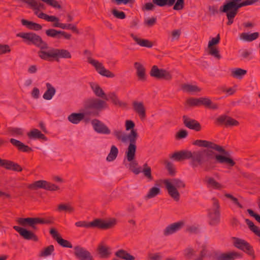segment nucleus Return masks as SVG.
<instances>
[{"mask_svg": "<svg viewBox=\"0 0 260 260\" xmlns=\"http://www.w3.org/2000/svg\"><path fill=\"white\" fill-rule=\"evenodd\" d=\"M13 229L25 240H32L36 242L38 241L37 236L32 231L16 225L14 226Z\"/></svg>", "mask_w": 260, "mask_h": 260, "instance_id": "15", "label": "nucleus"}, {"mask_svg": "<svg viewBox=\"0 0 260 260\" xmlns=\"http://www.w3.org/2000/svg\"><path fill=\"white\" fill-rule=\"evenodd\" d=\"M111 13L113 16L117 19H124L126 17V15L124 12L119 11L116 9H113L111 11Z\"/></svg>", "mask_w": 260, "mask_h": 260, "instance_id": "51", "label": "nucleus"}, {"mask_svg": "<svg viewBox=\"0 0 260 260\" xmlns=\"http://www.w3.org/2000/svg\"><path fill=\"white\" fill-rule=\"evenodd\" d=\"M113 135L118 140L123 143L129 141V144L127 149V150H128V154H131L130 153L132 150L134 152L135 147L136 146V141L138 137V134L136 131H131L128 135H126L121 130H114Z\"/></svg>", "mask_w": 260, "mask_h": 260, "instance_id": "9", "label": "nucleus"}, {"mask_svg": "<svg viewBox=\"0 0 260 260\" xmlns=\"http://www.w3.org/2000/svg\"><path fill=\"white\" fill-rule=\"evenodd\" d=\"M134 67L136 69L137 76L139 80L141 81L146 80V73L145 69L142 63L139 62H135L134 63Z\"/></svg>", "mask_w": 260, "mask_h": 260, "instance_id": "29", "label": "nucleus"}, {"mask_svg": "<svg viewBox=\"0 0 260 260\" xmlns=\"http://www.w3.org/2000/svg\"><path fill=\"white\" fill-rule=\"evenodd\" d=\"M27 136L30 139H40L43 140H47L46 137L38 129H33L27 133Z\"/></svg>", "mask_w": 260, "mask_h": 260, "instance_id": "37", "label": "nucleus"}, {"mask_svg": "<svg viewBox=\"0 0 260 260\" xmlns=\"http://www.w3.org/2000/svg\"><path fill=\"white\" fill-rule=\"evenodd\" d=\"M136 149L137 146H135L134 152L132 150L130 153L131 154H128V150H127L125 152L126 158L127 161L129 162V169L136 175L142 173L148 181H151L153 180V177L152 175L150 167L147 163H145L143 166L142 170H141V168L138 167V162L135 160Z\"/></svg>", "mask_w": 260, "mask_h": 260, "instance_id": "3", "label": "nucleus"}, {"mask_svg": "<svg viewBox=\"0 0 260 260\" xmlns=\"http://www.w3.org/2000/svg\"><path fill=\"white\" fill-rule=\"evenodd\" d=\"M205 181L208 187H212L216 189H220L222 188V185L212 177H206Z\"/></svg>", "mask_w": 260, "mask_h": 260, "instance_id": "39", "label": "nucleus"}, {"mask_svg": "<svg viewBox=\"0 0 260 260\" xmlns=\"http://www.w3.org/2000/svg\"><path fill=\"white\" fill-rule=\"evenodd\" d=\"M0 166L7 170H12L15 172H21L22 167L17 163L7 159H2L0 158Z\"/></svg>", "mask_w": 260, "mask_h": 260, "instance_id": "22", "label": "nucleus"}, {"mask_svg": "<svg viewBox=\"0 0 260 260\" xmlns=\"http://www.w3.org/2000/svg\"><path fill=\"white\" fill-rule=\"evenodd\" d=\"M113 3H115L117 5H119L121 4L126 5L127 4H134L135 0H111Z\"/></svg>", "mask_w": 260, "mask_h": 260, "instance_id": "63", "label": "nucleus"}, {"mask_svg": "<svg viewBox=\"0 0 260 260\" xmlns=\"http://www.w3.org/2000/svg\"><path fill=\"white\" fill-rule=\"evenodd\" d=\"M196 251L192 248H186L184 250V255L187 259H191L195 255Z\"/></svg>", "mask_w": 260, "mask_h": 260, "instance_id": "56", "label": "nucleus"}, {"mask_svg": "<svg viewBox=\"0 0 260 260\" xmlns=\"http://www.w3.org/2000/svg\"><path fill=\"white\" fill-rule=\"evenodd\" d=\"M193 145L198 146L199 147H206L207 148V149H210L213 151H214L213 150H214L225 155L228 153V152L222 147L210 141L202 140H197L193 142Z\"/></svg>", "mask_w": 260, "mask_h": 260, "instance_id": "13", "label": "nucleus"}, {"mask_svg": "<svg viewBox=\"0 0 260 260\" xmlns=\"http://www.w3.org/2000/svg\"><path fill=\"white\" fill-rule=\"evenodd\" d=\"M184 7V0H177L173 7V9L174 10H181L183 9Z\"/></svg>", "mask_w": 260, "mask_h": 260, "instance_id": "57", "label": "nucleus"}, {"mask_svg": "<svg viewBox=\"0 0 260 260\" xmlns=\"http://www.w3.org/2000/svg\"><path fill=\"white\" fill-rule=\"evenodd\" d=\"M84 106L86 113L93 116H99L102 111L108 107V105L105 101L95 98L86 100Z\"/></svg>", "mask_w": 260, "mask_h": 260, "instance_id": "4", "label": "nucleus"}, {"mask_svg": "<svg viewBox=\"0 0 260 260\" xmlns=\"http://www.w3.org/2000/svg\"><path fill=\"white\" fill-rule=\"evenodd\" d=\"M135 126V124L134 121L131 120H127L125 121V129L126 131H136V129H134Z\"/></svg>", "mask_w": 260, "mask_h": 260, "instance_id": "59", "label": "nucleus"}, {"mask_svg": "<svg viewBox=\"0 0 260 260\" xmlns=\"http://www.w3.org/2000/svg\"><path fill=\"white\" fill-rule=\"evenodd\" d=\"M46 85L47 90L44 93L43 97L46 100H50L55 94L56 90L49 83H47Z\"/></svg>", "mask_w": 260, "mask_h": 260, "instance_id": "35", "label": "nucleus"}, {"mask_svg": "<svg viewBox=\"0 0 260 260\" xmlns=\"http://www.w3.org/2000/svg\"><path fill=\"white\" fill-rule=\"evenodd\" d=\"M54 249L52 245H50L47 247L45 248L43 250H42L40 253V256L46 257L52 254Z\"/></svg>", "mask_w": 260, "mask_h": 260, "instance_id": "45", "label": "nucleus"}, {"mask_svg": "<svg viewBox=\"0 0 260 260\" xmlns=\"http://www.w3.org/2000/svg\"><path fill=\"white\" fill-rule=\"evenodd\" d=\"M170 159L180 161L190 159V165L193 168L200 167L205 172L215 169L217 163L225 164L230 167L235 165V162L230 157L217 154L208 149H201L196 151L181 150L170 154Z\"/></svg>", "mask_w": 260, "mask_h": 260, "instance_id": "1", "label": "nucleus"}, {"mask_svg": "<svg viewBox=\"0 0 260 260\" xmlns=\"http://www.w3.org/2000/svg\"><path fill=\"white\" fill-rule=\"evenodd\" d=\"M198 101L199 106L203 105L212 110H216L218 108V105L213 103L209 98H198Z\"/></svg>", "mask_w": 260, "mask_h": 260, "instance_id": "27", "label": "nucleus"}, {"mask_svg": "<svg viewBox=\"0 0 260 260\" xmlns=\"http://www.w3.org/2000/svg\"><path fill=\"white\" fill-rule=\"evenodd\" d=\"M186 104L189 106H199L198 98H190L186 101Z\"/></svg>", "mask_w": 260, "mask_h": 260, "instance_id": "55", "label": "nucleus"}, {"mask_svg": "<svg viewBox=\"0 0 260 260\" xmlns=\"http://www.w3.org/2000/svg\"><path fill=\"white\" fill-rule=\"evenodd\" d=\"M184 225V222L180 221L168 225L163 231V234L168 236L180 230Z\"/></svg>", "mask_w": 260, "mask_h": 260, "instance_id": "19", "label": "nucleus"}, {"mask_svg": "<svg viewBox=\"0 0 260 260\" xmlns=\"http://www.w3.org/2000/svg\"><path fill=\"white\" fill-rule=\"evenodd\" d=\"M90 86L93 93L97 97L102 98L104 100H107L106 98V94L99 84L94 82H91L90 83Z\"/></svg>", "mask_w": 260, "mask_h": 260, "instance_id": "28", "label": "nucleus"}, {"mask_svg": "<svg viewBox=\"0 0 260 260\" xmlns=\"http://www.w3.org/2000/svg\"><path fill=\"white\" fill-rule=\"evenodd\" d=\"M11 49L8 45L0 44V55L10 53Z\"/></svg>", "mask_w": 260, "mask_h": 260, "instance_id": "58", "label": "nucleus"}, {"mask_svg": "<svg viewBox=\"0 0 260 260\" xmlns=\"http://www.w3.org/2000/svg\"><path fill=\"white\" fill-rule=\"evenodd\" d=\"M118 153V148L115 145H112L110 152L107 156L106 160L109 162L114 160L116 158Z\"/></svg>", "mask_w": 260, "mask_h": 260, "instance_id": "41", "label": "nucleus"}, {"mask_svg": "<svg viewBox=\"0 0 260 260\" xmlns=\"http://www.w3.org/2000/svg\"><path fill=\"white\" fill-rule=\"evenodd\" d=\"M242 58L247 59L251 54V52L246 49L241 50L239 51Z\"/></svg>", "mask_w": 260, "mask_h": 260, "instance_id": "60", "label": "nucleus"}, {"mask_svg": "<svg viewBox=\"0 0 260 260\" xmlns=\"http://www.w3.org/2000/svg\"><path fill=\"white\" fill-rule=\"evenodd\" d=\"M16 221L18 224L22 226L28 225L34 231H37L38 230L37 224H52L54 222V219L53 217H49L47 219L40 217L18 218Z\"/></svg>", "mask_w": 260, "mask_h": 260, "instance_id": "8", "label": "nucleus"}, {"mask_svg": "<svg viewBox=\"0 0 260 260\" xmlns=\"http://www.w3.org/2000/svg\"><path fill=\"white\" fill-rule=\"evenodd\" d=\"M21 23L23 25L25 26L28 29L36 31L41 30L42 26L39 23L30 21L25 19H22Z\"/></svg>", "mask_w": 260, "mask_h": 260, "instance_id": "32", "label": "nucleus"}, {"mask_svg": "<svg viewBox=\"0 0 260 260\" xmlns=\"http://www.w3.org/2000/svg\"><path fill=\"white\" fill-rule=\"evenodd\" d=\"M164 183L169 196L175 201L178 202L180 197L178 189L185 188L184 182L179 178H172L165 180Z\"/></svg>", "mask_w": 260, "mask_h": 260, "instance_id": "7", "label": "nucleus"}, {"mask_svg": "<svg viewBox=\"0 0 260 260\" xmlns=\"http://www.w3.org/2000/svg\"><path fill=\"white\" fill-rule=\"evenodd\" d=\"M234 245L237 248L243 250L249 255H254L252 247L246 241L236 238L234 242Z\"/></svg>", "mask_w": 260, "mask_h": 260, "instance_id": "17", "label": "nucleus"}, {"mask_svg": "<svg viewBox=\"0 0 260 260\" xmlns=\"http://www.w3.org/2000/svg\"><path fill=\"white\" fill-rule=\"evenodd\" d=\"M147 258V260H161L162 259V255L160 252H148Z\"/></svg>", "mask_w": 260, "mask_h": 260, "instance_id": "50", "label": "nucleus"}, {"mask_svg": "<svg viewBox=\"0 0 260 260\" xmlns=\"http://www.w3.org/2000/svg\"><path fill=\"white\" fill-rule=\"evenodd\" d=\"M212 201L213 208L209 210V223L212 226H215L220 222V206L216 199L213 198Z\"/></svg>", "mask_w": 260, "mask_h": 260, "instance_id": "10", "label": "nucleus"}, {"mask_svg": "<svg viewBox=\"0 0 260 260\" xmlns=\"http://www.w3.org/2000/svg\"><path fill=\"white\" fill-rule=\"evenodd\" d=\"M242 0H229L220 7V11L225 13L228 21V25H231L234 22V19L237 14L240 8L244 7L243 2Z\"/></svg>", "mask_w": 260, "mask_h": 260, "instance_id": "5", "label": "nucleus"}, {"mask_svg": "<svg viewBox=\"0 0 260 260\" xmlns=\"http://www.w3.org/2000/svg\"><path fill=\"white\" fill-rule=\"evenodd\" d=\"M84 116V113H73L68 116V119L70 122L77 124L83 119Z\"/></svg>", "mask_w": 260, "mask_h": 260, "instance_id": "31", "label": "nucleus"}, {"mask_svg": "<svg viewBox=\"0 0 260 260\" xmlns=\"http://www.w3.org/2000/svg\"><path fill=\"white\" fill-rule=\"evenodd\" d=\"M182 119L183 124L186 127L196 132H200L201 130V125L197 120L190 118L186 115H183Z\"/></svg>", "mask_w": 260, "mask_h": 260, "instance_id": "18", "label": "nucleus"}, {"mask_svg": "<svg viewBox=\"0 0 260 260\" xmlns=\"http://www.w3.org/2000/svg\"><path fill=\"white\" fill-rule=\"evenodd\" d=\"M259 37V33L255 32L250 34L247 32H243L240 36V38L244 41L251 42L256 40Z\"/></svg>", "mask_w": 260, "mask_h": 260, "instance_id": "38", "label": "nucleus"}, {"mask_svg": "<svg viewBox=\"0 0 260 260\" xmlns=\"http://www.w3.org/2000/svg\"><path fill=\"white\" fill-rule=\"evenodd\" d=\"M181 88L184 91L189 93L198 92L201 91V89L197 85L188 84H183L181 86Z\"/></svg>", "mask_w": 260, "mask_h": 260, "instance_id": "42", "label": "nucleus"}, {"mask_svg": "<svg viewBox=\"0 0 260 260\" xmlns=\"http://www.w3.org/2000/svg\"><path fill=\"white\" fill-rule=\"evenodd\" d=\"M74 254L79 260H93V256L89 251L80 246L74 247Z\"/></svg>", "mask_w": 260, "mask_h": 260, "instance_id": "16", "label": "nucleus"}, {"mask_svg": "<svg viewBox=\"0 0 260 260\" xmlns=\"http://www.w3.org/2000/svg\"><path fill=\"white\" fill-rule=\"evenodd\" d=\"M28 188L31 190H37L42 188L49 191L57 190L59 187L54 184L48 182L46 180H38L35 181L28 186Z\"/></svg>", "mask_w": 260, "mask_h": 260, "instance_id": "11", "label": "nucleus"}, {"mask_svg": "<svg viewBox=\"0 0 260 260\" xmlns=\"http://www.w3.org/2000/svg\"><path fill=\"white\" fill-rule=\"evenodd\" d=\"M149 74L151 77L156 79H163L167 81L172 79V75L170 72L163 69H160L156 65L152 67Z\"/></svg>", "mask_w": 260, "mask_h": 260, "instance_id": "14", "label": "nucleus"}, {"mask_svg": "<svg viewBox=\"0 0 260 260\" xmlns=\"http://www.w3.org/2000/svg\"><path fill=\"white\" fill-rule=\"evenodd\" d=\"M46 34L48 37L60 39L61 37L65 39L69 40L71 39L72 35L66 31L57 30L55 29H49L46 30Z\"/></svg>", "mask_w": 260, "mask_h": 260, "instance_id": "20", "label": "nucleus"}, {"mask_svg": "<svg viewBox=\"0 0 260 260\" xmlns=\"http://www.w3.org/2000/svg\"><path fill=\"white\" fill-rule=\"evenodd\" d=\"M94 131L99 134L109 135L111 133L110 129L102 122L98 119H93L91 121Z\"/></svg>", "mask_w": 260, "mask_h": 260, "instance_id": "21", "label": "nucleus"}, {"mask_svg": "<svg viewBox=\"0 0 260 260\" xmlns=\"http://www.w3.org/2000/svg\"><path fill=\"white\" fill-rule=\"evenodd\" d=\"M106 98L107 100H104L106 102L110 100L114 105L120 107L125 108L127 106V104L120 101L114 92H110L107 95L106 94Z\"/></svg>", "mask_w": 260, "mask_h": 260, "instance_id": "30", "label": "nucleus"}, {"mask_svg": "<svg viewBox=\"0 0 260 260\" xmlns=\"http://www.w3.org/2000/svg\"><path fill=\"white\" fill-rule=\"evenodd\" d=\"M98 250L100 257L103 258H108L111 254L110 248L102 244L99 245Z\"/></svg>", "mask_w": 260, "mask_h": 260, "instance_id": "33", "label": "nucleus"}, {"mask_svg": "<svg viewBox=\"0 0 260 260\" xmlns=\"http://www.w3.org/2000/svg\"><path fill=\"white\" fill-rule=\"evenodd\" d=\"M9 132L12 136H22L23 135V130L19 127H10L8 129Z\"/></svg>", "mask_w": 260, "mask_h": 260, "instance_id": "48", "label": "nucleus"}, {"mask_svg": "<svg viewBox=\"0 0 260 260\" xmlns=\"http://www.w3.org/2000/svg\"><path fill=\"white\" fill-rule=\"evenodd\" d=\"M247 212L249 214V215L254 217L255 220L258 221L259 223H260V215L254 213V211L250 209H247Z\"/></svg>", "mask_w": 260, "mask_h": 260, "instance_id": "64", "label": "nucleus"}, {"mask_svg": "<svg viewBox=\"0 0 260 260\" xmlns=\"http://www.w3.org/2000/svg\"><path fill=\"white\" fill-rule=\"evenodd\" d=\"M247 73V71L241 68H235L232 70L231 76L235 78L241 79Z\"/></svg>", "mask_w": 260, "mask_h": 260, "instance_id": "40", "label": "nucleus"}, {"mask_svg": "<svg viewBox=\"0 0 260 260\" xmlns=\"http://www.w3.org/2000/svg\"><path fill=\"white\" fill-rule=\"evenodd\" d=\"M49 233L57 242L61 238L60 235L54 228H51L49 231Z\"/></svg>", "mask_w": 260, "mask_h": 260, "instance_id": "61", "label": "nucleus"}, {"mask_svg": "<svg viewBox=\"0 0 260 260\" xmlns=\"http://www.w3.org/2000/svg\"><path fill=\"white\" fill-rule=\"evenodd\" d=\"M242 257L241 253L237 252L223 253L217 255L215 260H235Z\"/></svg>", "mask_w": 260, "mask_h": 260, "instance_id": "24", "label": "nucleus"}, {"mask_svg": "<svg viewBox=\"0 0 260 260\" xmlns=\"http://www.w3.org/2000/svg\"><path fill=\"white\" fill-rule=\"evenodd\" d=\"M57 242L63 247H67L70 248L73 247L72 244L70 241L63 239L61 237L59 239H58Z\"/></svg>", "mask_w": 260, "mask_h": 260, "instance_id": "53", "label": "nucleus"}, {"mask_svg": "<svg viewBox=\"0 0 260 260\" xmlns=\"http://www.w3.org/2000/svg\"><path fill=\"white\" fill-rule=\"evenodd\" d=\"M208 54L213 56L216 59H219L221 58V55L219 53L218 49L215 47L208 48Z\"/></svg>", "mask_w": 260, "mask_h": 260, "instance_id": "49", "label": "nucleus"}, {"mask_svg": "<svg viewBox=\"0 0 260 260\" xmlns=\"http://www.w3.org/2000/svg\"><path fill=\"white\" fill-rule=\"evenodd\" d=\"M225 196L226 198L230 199L234 203L237 205L240 208H243V206L238 202V200L236 198L229 193L225 194Z\"/></svg>", "mask_w": 260, "mask_h": 260, "instance_id": "62", "label": "nucleus"}, {"mask_svg": "<svg viewBox=\"0 0 260 260\" xmlns=\"http://www.w3.org/2000/svg\"><path fill=\"white\" fill-rule=\"evenodd\" d=\"M115 255L122 259L124 260H135V257L133 255L130 254L126 250L123 249H119L117 250Z\"/></svg>", "mask_w": 260, "mask_h": 260, "instance_id": "36", "label": "nucleus"}, {"mask_svg": "<svg viewBox=\"0 0 260 260\" xmlns=\"http://www.w3.org/2000/svg\"><path fill=\"white\" fill-rule=\"evenodd\" d=\"M116 224V220L112 218L106 221L100 218H97L91 222L86 221H79L75 223L77 227H83L85 228H98L103 230L109 229L113 228Z\"/></svg>", "mask_w": 260, "mask_h": 260, "instance_id": "6", "label": "nucleus"}, {"mask_svg": "<svg viewBox=\"0 0 260 260\" xmlns=\"http://www.w3.org/2000/svg\"><path fill=\"white\" fill-rule=\"evenodd\" d=\"M220 35L218 34L216 37L213 38L208 42V48L215 47L214 45L218 44L220 41Z\"/></svg>", "mask_w": 260, "mask_h": 260, "instance_id": "52", "label": "nucleus"}, {"mask_svg": "<svg viewBox=\"0 0 260 260\" xmlns=\"http://www.w3.org/2000/svg\"><path fill=\"white\" fill-rule=\"evenodd\" d=\"M17 36L28 41L27 44H31L40 48L41 50L38 51V55L43 60L47 61L54 60L59 62L60 58L70 59L72 58V55L70 51L64 49L52 48L47 51L43 50V49H48V45L46 42L43 41L40 36L35 33L20 32Z\"/></svg>", "mask_w": 260, "mask_h": 260, "instance_id": "2", "label": "nucleus"}, {"mask_svg": "<svg viewBox=\"0 0 260 260\" xmlns=\"http://www.w3.org/2000/svg\"><path fill=\"white\" fill-rule=\"evenodd\" d=\"M217 122L220 124H224L226 126H237L239 122L236 119L227 115H222L216 119Z\"/></svg>", "mask_w": 260, "mask_h": 260, "instance_id": "23", "label": "nucleus"}, {"mask_svg": "<svg viewBox=\"0 0 260 260\" xmlns=\"http://www.w3.org/2000/svg\"><path fill=\"white\" fill-rule=\"evenodd\" d=\"M131 36L135 40L137 44L141 46L147 48H151L153 46L152 43L148 40L139 38L133 34H131Z\"/></svg>", "mask_w": 260, "mask_h": 260, "instance_id": "34", "label": "nucleus"}, {"mask_svg": "<svg viewBox=\"0 0 260 260\" xmlns=\"http://www.w3.org/2000/svg\"><path fill=\"white\" fill-rule=\"evenodd\" d=\"M188 135V132L185 129L179 130L175 135V138L177 140H180L185 138Z\"/></svg>", "mask_w": 260, "mask_h": 260, "instance_id": "54", "label": "nucleus"}, {"mask_svg": "<svg viewBox=\"0 0 260 260\" xmlns=\"http://www.w3.org/2000/svg\"><path fill=\"white\" fill-rule=\"evenodd\" d=\"M10 142L13 145L16 147L17 148V149L20 151L23 152H30L32 151V149L31 147L25 145L24 143H23L22 142L19 140H17L13 138H11L10 140Z\"/></svg>", "mask_w": 260, "mask_h": 260, "instance_id": "26", "label": "nucleus"}, {"mask_svg": "<svg viewBox=\"0 0 260 260\" xmlns=\"http://www.w3.org/2000/svg\"><path fill=\"white\" fill-rule=\"evenodd\" d=\"M133 108L141 119L146 117V109L142 102L134 101L132 103Z\"/></svg>", "mask_w": 260, "mask_h": 260, "instance_id": "25", "label": "nucleus"}, {"mask_svg": "<svg viewBox=\"0 0 260 260\" xmlns=\"http://www.w3.org/2000/svg\"><path fill=\"white\" fill-rule=\"evenodd\" d=\"M165 164L166 165V168L167 169L170 175L173 176L176 174V169L174 165L168 160L165 161Z\"/></svg>", "mask_w": 260, "mask_h": 260, "instance_id": "46", "label": "nucleus"}, {"mask_svg": "<svg viewBox=\"0 0 260 260\" xmlns=\"http://www.w3.org/2000/svg\"><path fill=\"white\" fill-rule=\"evenodd\" d=\"M87 61L89 63L94 67L96 71L101 75L108 78H113L115 77V75L113 73L105 69L102 62L90 57H87Z\"/></svg>", "mask_w": 260, "mask_h": 260, "instance_id": "12", "label": "nucleus"}, {"mask_svg": "<svg viewBox=\"0 0 260 260\" xmlns=\"http://www.w3.org/2000/svg\"><path fill=\"white\" fill-rule=\"evenodd\" d=\"M160 193V189L159 187L154 186L149 189L145 198V199H150L155 198Z\"/></svg>", "mask_w": 260, "mask_h": 260, "instance_id": "43", "label": "nucleus"}, {"mask_svg": "<svg viewBox=\"0 0 260 260\" xmlns=\"http://www.w3.org/2000/svg\"><path fill=\"white\" fill-rule=\"evenodd\" d=\"M58 210L59 211H64L69 213L74 211V208L70 205L61 204L58 206Z\"/></svg>", "mask_w": 260, "mask_h": 260, "instance_id": "47", "label": "nucleus"}, {"mask_svg": "<svg viewBox=\"0 0 260 260\" xmlns=\"http://www.w3.org/2000/svg\"><path fill=\"white\" fill-rule=\"evenodd\" d=\"M154 4L159 7H164L168 6L169 7L173 6L176 0H152Z\"/></svg>", "mask_w": 260, "mask_h": 260, "instance_id": "44", "label": "nucleus"}]
</instances>
